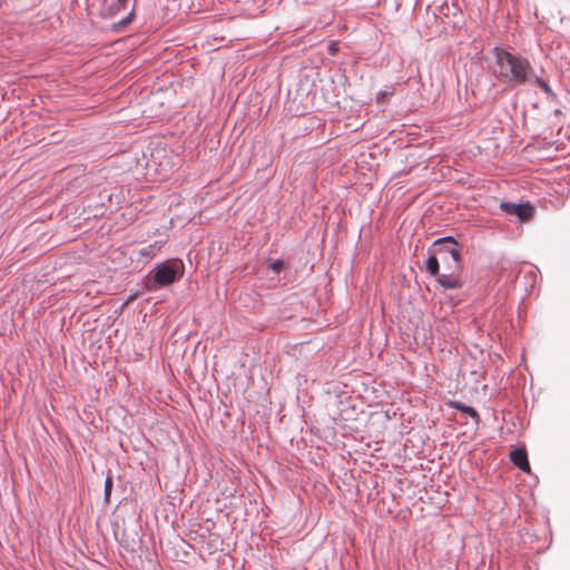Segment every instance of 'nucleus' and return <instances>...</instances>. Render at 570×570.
<instances>
[{
  "instance_id": "obj_1",
  "label": "nucleus",
  "mask_w": 570,
  "mask_h": 570,
  "mask_svg": "<svg viewBox=\"0 0 570 570\" xmlns=\"http://www.w3.org/2000/svg\"><path fill=\"white\" fill-rule=\"evenodd\" d=\"M494 62L491 67L493 76L510 88H515L532 81L534 69L530 60L508 49L493 48Z\"/></svg>"
},
{
  "instance_id": "obj_7",
  "label": "nucleus",
  "mask_w": 570,
  "mask_h": 570,
  "mask_svg": "<svg viewBox=\"0 0 570 570\" xmlns=\"http://www.w3.org/2000/svg\"><path fill=\"white\" fill-rule=\"evenodd\" d=\"M449 406L469 415L475 422L480 421V415L473 406L466 405L461 401H450Z\"/></svg>"
},
{
  "instance_id": "obj_17",
  "label": "nucleus",
  "mask_w": 570,
  "mask_h": 570,
  "mask_svg": "<svg viewBox=\"0 0 570 570\" xmlns=\"http://www.w3.org/2000/svg\"><path fill=\"white\" fill-rule=\"evenodd\" d=\"M386 95H389L387 91H380V92H377L376 100L381 101Z\"/></svg>"
},
{
  "instance_id": "obj_10",
  "label": "nucleus",
  "mask_w": 570,
  "mask_h": 570,
  "mask_svg": "<svg viewBox=\"0 0 570 570\" xmlns=\"http://www.w3.org/2000/svg\"><path fill=\"white\" fill-rule=\"evenodd\" d=\"M135 7L131 9V11L122 19H120L118 22L112 23V31L115 32H121L127 29V27L134 21L135 19Z\"/></svg>"
},
{
  "instance_id": "obj_13",
  "label": "nucleus",
  "mask_w": 570,
  "mask_h": 570,
  "mask_svg": "<svg viewBox=\"0 0 570 570\" xmlns=\"http://www.w3.org/2000/svg\"><path fill=\"white\" fill-rule=\"evenodd\" d=\"M530 83L537 85L548 95H550L552 92V89L549 86V83L546 80H543L541 77H538L534 75V77L532 78V81Z\"/></svg>"
},
{
  "instance_id": "obj_16",
  "label": "nucleus",
  "mask_w": 570,
  "mask_h": 570,
  "mask_svg": "<svg viewBox=\"0 0 570 570\" xmlns=\"http://www.w3.org/2000/svg\"><path fill=\"white\" fill-rule=\"evenodd\" d=\"M268 267L273 273L278 274L284 267V262L282 259H275Z\"/></svg>"
},
{
  "instance_id": "obj_3",
  "label": "nucleus",
  "mask_w": 570,
  "mask_h": 570,
  "mask_svg": "<svg viewBox=\"0 0 570 570\" xmlns=\"http://www.w3.org/2000/svg\"><path fill=\"white\" fill-rule=\"evenodd\" d=\"M429 253L435 254L444 264L449 257L452 259L455 268H462V254L459 243L453 236H444L435 239L429 247Z\"/></svg>"
},
{
  "instance_id": "obj_12",
  "label": "nucleus",
  "mask_w": 570,
  "mask_h": 570,
  "mask_svg": "<svg viewBox=\"0 0 570 570\" xmlns=\"http://www.w3.org/2000/svg\"><path fill=\"white\" fill-rule=\"evenodd\" d=\"M125 8V4H120L117 0L111 6H109L105 11V17H114L116 16L120 10Z\"/></svg>"
},
{
  "instance_id": "obj_15",
  "label": "nucleus",
  "mask_w": 570,
  "mask_h": 570,
  "mask_svg": "<svg viewBox=\"0 0 570 570\" xmlns=\"http://www.w3.org/2000/svg\"><path fill=\"white\" fill-rule=\"evenodd\" d=\"M518 204H514V203H509V202H502L500 204V209L507 214V215H513L514 213V208L517 207Z\"/></svg>"
},
{
  "instance_id": "obj_5",
  "label": "nucleus",
  "mask_w": 570,
  "mask_h": 570,
  "mask_svg": "<svg viewBox=\"0 0 570 570\" xmlns=\"http://www.w3.org/2000/svg\"><path fill=\"white\" fill-rule=\"evenodd\" d=\"M510 460L512 463L523 472H530V463L525 449L518 448L511 451Z\"/></svg>"
},
{
  "instance_id": "obj_9",
  "label": "nucleus",
  "mask_w": 570,
  "mask_h": 570,
  "mask_svg": "<svg viewBox=\"0 0 570 570\" xmlns=\"http://www.w3.org/2000/svg\"><path fill=\"white\" fill-rule=\"evenodd\" d=\"M135 7L131 9V11L122 19H120L118 22L112 23V31L115 32H121L127 29V27L134 21L135 19Z\"/></svg>"
},
{
  "instance_id": "obj_18",
  "label": "nucleus",
  "mask_w": 570,
  "mask_h": 570,
  "mask_svg": "<svg viewBox=\"0 0 570 570\" xmlns=\"http://www.w3.org/2000/svg\"><path fill=\"white\" fill-rule=\"evenodd\" d=\"M330 50H331V52L336 51V48L334 47V45L330 46Z\"/></svg>"
},
{
  "instance_id": "obj_2",
  "label": "nucleus",
  "mask_w": 570,
  "mask_h": 570,
  "mask_svg": "<svg viewBox=\"0 0 570 570\" xmlns=\"http://www.w3.org/2000/svg\"><path fill=\"white\" fill-rule=\"evenodd\" d=\"M184 264L179 259H168L157 264L144 278L147 292H156L169 286L184 275Z\"/></svg>"
},
{
  "instance_id": "obj_8",
  "label": "nucleus",
  "mask_w": 570,
  "mask_h": 570,
  "mask_svg": "<svg viewBox=\"0 0 570 570\" xmlns=\"http://www.w3.org/2000/svg\"><path fill=\"white\" fill-rule=\"evenodd\" d=\"M161 248L163 242L155 240L154 243H150L147 246L141 247L138 253L141 257L153 258L160 252Z\"/></svg>"
},
{
  "instance_id": "obj_6",
  "label": "nucleus",
  "mask_w": 570,
  "mask_h": 570,
  "mask_svg": "<svg viewBox=\"0 0 570 570\" xmlns=\"http://www.w3.org/2000/svg\"><path fill=\"white\" fill-rule=\"evenodd\" d=\"M518 219L522 223L530 220L534 215V207L530 203L518 204L514 213Z\"/></svg>"
},
{
  "instance_id": "obj_11",
  "label": "nucleus",
  "mask_w": 570,
  "mask_h": 570,
  "mask_svg": "<svg viewBox=\"0 0 570 570\" xmlns=\"http://www.w3.org/2000/svg\"><path fill=\"white\" fill-rule=\"evenodd\" d=\"M426 271L433 277H438L440 275V262L435 254L430 253V256L426 259Z\"/></svg>"
},
{
  "instance_id": "obj_19",
  "label": "nucleus",
  "mask_w": 570,
  "mask_h": 570,
  "mask_svg": "<svg viewBox=\"0 0 570 570\" xmlns=\"http://www.w3.org/2000/svg\"><path fill=\"white\" fill-rule=\"evenodd\" d=\"M120 4H125L127 3V0H117Z\"/></svg>"
},
{
  "instance_id": "obj_14",
  "label": "nucleus",
  "mask_w": 570,
  "mask_h": 570,
  "mask_svg": "<svg viewBox=\"0 0 570 570\" xmlns=\"http://www.w3.org/2000/svg\"><path fill=\"white\" fill-rule=\"evenodd\" d=\"M111 490H112V479H111V476L108 474V475L106 476V480H105V489H104V500H105L106 502H109V500H110Z\"/></svg>"
},
{
  "instance_id": "obj_4",
  "label": "nucleus",
  "mask_w": 570,
  "mask_h": 570,
  "mask_svg": "<svg viewBox=\"0 0 570 570\" xmlns=\"http://www.w3.org/2000/svg\"><path fill=\"white\" fill-rule=\"evenodd\" d=\"M449 273L441 274L435 277L436 282L444 289H456L462 286L460 273L462 268H455V266H448Z\"/></svg>"
}]
</instances>
